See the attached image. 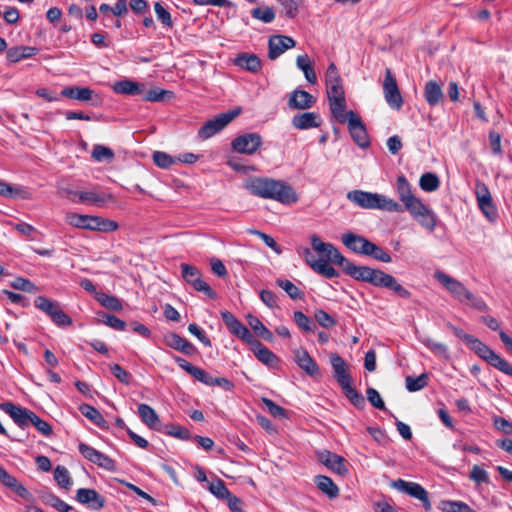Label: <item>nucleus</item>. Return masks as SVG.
Listing matches in <instances>:
<instances>
[{
	"mask_svg": "<svg viewBox=\"0 0 512 512\" xmlns=\"http://www.w3.org/2000/svg\"><path fill=\"white\" fill-rule=\"evenodd\" d=\"M240 113V109L231 110L222 113L215 118L207 121L198 131V136L202 139H208L221 131Z\"/></svg>",
	"mask_w": 512,
	"mask_h": 512,
	"instance_id": "6e6552de",
	"label": "nucleus"
},
{
	"mask_svg": "<svg viewBox=\"0 0 512 512\" xmlns=\"http://www.w3.org/2000/svg\"><path fill=\"white\" fill-rule=\"evenodd\" d=\"M0 409L7 413L20 428H26L31 425L36 414L33 411L15 405L12 402L0 404Z\"/></svg>",
	"mask_w": 512,
	"mask_h": 512,
	"instance_id": "4468645a",
	"label": "nucleus"
},
{
	"mask_svg": "<svg viewBox=\"0 0 512 512\" xmlns=\"http://www.w3.org/2000/svg\"><path fill=\"white\" fill-rule=\"evenodd\" d=\"M248 324L255 334L262 339L271 342L273 340V334L268 330L265 325L255 316L248 315Z\"/></svg>",
	"mask_w": 512,
	"mask_h": 512,
	"instance_id": "a19ab883",
	"label": "nucleus"
},
{
	"mask_svg": "<svg viewBox=\"0 0 512 512\" xmlns=\"http://www.w3.org/2000/svg\"><path fill=\"white\" fill-rule=\"evenodd\" d=\"M221 317L232 334L248 344L253 342L254 337L251 332L232 313L223 311L221 312Z\"/></svg>",
	"mask_w": 512,
	"mask_h": 512,
	"instance_id": "dca6fc26",
	"label": "nucleus"
},
{
	"mask_svg": "<svg viewBox=\"0 0 512 512\" xmlns=\"http://www.w3.org/2000/svg\"><path fill=\"white\" fill-rule=\"evenodd\" d=\"M341 241L352 252L366 256L369 248L367 246L370 244V240L367 238L353 232H348L342 235Z\"/></svg>",
	"mask_w": 512,
	"mask_h": 512,
	"instance_id": "412c9836",
	"label": "nucleus"
},
{
	"mask_svg": "<svg viewBox=\"0 0 512 512\" xmlns=\"http://www.w3.org/2000/svg\"><path fill=\"white\" fill-rule=\"evenodd\" d=\"M11 286L14 289L29 292V293H36L39 290L38 287L34 283H32L30 280L22 278V277H17L12 282Z\"/></svg>",
	"mask_w": 512,
	"mask_h": 512,
	"instance_id": "338daca9",
	"label": "nucleus"
},
{
	"mask_svg": "<svg viewBox=\"0 0 512 512\" xmlns=\"http://www.w3.org/2000/svg\"><path fill=\"white\" fill-rule=\"evenodd\" d=\"M314 266H316L314 267V271L324 276L325 278L332 279L339 276L338 271L334 267H332L326 260H323L321 264L315 263Z\"/></svg>",
	"mask_w": 512,
	"mask_h": 512,
	"instance_id": "69168bd1",
	"label": "nucleus"
},
{
	"mask_svg": "<svg viewBox=\"0 0 512 512\" xmlns=\"http://www.w3.org/2000/svg\"><path fill=\"white\" fill-rule=\"evenodd\" d=\"M314 318L319 325L326 329L336 325L335 319L322 309H318L315 311Z\"/></svg>",
	"mask_w": 512,
	"mask_h": 512,
	"instance_id": "774afa93",
	"label": "nucleus"
},
{
	"mask_svg": "<svg viewBox=\"0 0 512 512\" xmlns=\"http://www.w3.org/2000/svg\"><path fill=\"white\" fill-rule=\"evenodd\" d=\"M316 98L309 92L295 89L290 93L288 107L293 110H306L314 106Z\"/></svg>",
	"mask_w": 512,
	"mask_h": 512,
	"instance_id": "aec40b11",
	"label": "nucleus"
},
{
	"mask_svg": "<svg viewBox=\"0 0 512 512\" xmlns=\"http://www.w3.org/2000/svg\"><path fill=\"white\" fill-rule=\"evenodd\" d=\"M330 109L335 119L341 123H348L350 119V113H354L352 110L346 111V100L345 96L329 99Z\"/></svg>",
	"mask_w": 512,
	"mask_h": 512,
	"instance_id": "7c9ffc66",
	"label": "nucleus"
},
{
	"mask_svg": "<svg viewBox=\"0 0 512 512\" xmlns=\"http://www.w3.org/2000/svg\"><path fill=\"white\" fill-rule=\"evenodd\" d=\"M97 300L102 306L113 311H120L123 308L121 301L115 296L100 293Z\"/></svg>",
	"mask_w": 512,
	"mask_h": 512,
	"instance_id": "6e6d98bb",
	"label": "nucleus"
},
{
	"mask_svg": "<svg viewBox=\"0 0 512 512\" xmlns=\"http://www.w3.org/2000/svg\"><path fill=\"white\" fill-rule=\"evenodd\" d=\"M384 97L390 108L399 110L403 105V98L399 91L395 77L390 69H386L383 82Z\"/></svg>",
	"mask_w": 512,
	"mask_h": 512,
	"instance_id": "f8f14e48",
	"label": "nucleus"
},
{
	"mask_svg": "<svg viewBox=\"0 0 512 512\" xmlns=\"http://www.w3.org/2000/svg\"><path fill=\"white\" fill-rule=\"evenodd\" d=\"M34 305L36 308L46 313L51 319L52 315L60 308L59 303L51 301L44 296H37L34 300Z\"/></svg>",
	"mask_w": 512,
	"mask_h": 512,
	"instance_id": "a18cd8bd",
	"label": "nucleus"
},
{
	"mask_svg": "<svg viewBox=\"0 0 512 512\" xmlns=\"http://www.w3.org/2000/svg\"><path fill=\"white\" fill-rule=\"evenodd\" d=\"M291 123L294 128L307 130L321 125L320 115L316 112H304L293 116Z\"/></svg>",
	"mask_w": 512,
	"mask_h": 512,
	"instance_id": "5701e85b",
	"label": "nucleus"
},
{
	"mask_svg": "<svg viewBox=\"0 0 512 512\" xmlns=\"http://www.w3.org/2000/svg\"><path fill=\"white\" fill-rule=\"evenodd\" d=\"M427 379L428 376L426 373H423L416 378L412 376H407L405 379L406 389L410 392L419 391L427 386Z\"/></svg>",
	"mask_w": 512,
	"mask_h": 512,
	"instance_id": "5fc2aeb1",
	"label": "nucleus"
},
{
	"mask_svg": "<svg viewBox=\"0 0 512 512\" xmlns=\"http://www.w3.org/2000/svg\"><path fill=\"white\" fill-rule=\"evenodd\" d=\"M199 381L207 386H219L225 391H232L234 389V384L229 379L225 377H213L205 370Z\"/></svg>",
	"mask_w": 512,
	"mask_h": 512,
	"instance_id": "ea45409f",
	"label": "nucleus"
},
{
	"mask_svg": "<svg viewBox=\"0 0 512 512\" xmlns=\"http://www.w3.org/2000/svg\"><path fill=\"white\" fill-rule=\"evenodd\" d=\"M397 192L402 203L406 202L413 196L411 186L405 176L401 175L397 178Z\"/></svg>",
	"mask_w": 512,
	"mask_h": 512,
	"instance_id": "3c124183",
	"label": "nucleus"
},
{
	"mask_svg": "<svg viewBox=\"0 0 512 512\" xmlns=\"http://www.w3.org/2000/svg\"><path fill=\"white\" fill-rule=\"evenodd\" d=\"M315 483L318 489L325 493L330 499L338 496L339 489L330 477L318 475L315 477Z\"/></svg>",
	"mask_w": 512,
	"mask_h": 512,
	"instance_id": "e433bc0d",
	"label": "nucleus"
},
{
	"mask_svg": "<svg viewBox=\"0 0 512 512\" xmlns=\"http://www.w3.org/2000/svg\"><path fill=\"white\" fill-rule=\"evenodd\" d=\"M40 499L44 504L52 506L59 512H70L73 510L72 506L61 500L58 496L49 490L41 491Z\"/></svg>",
	"mask_w": 512,
	"mask_h": 512,
	"instance_id": "f704fd0d",
	"label": "nucleus"
},
{
	"mask_svg": "<svg viewBox=\"0 0 512 512\" xmlns=\"http://www.w3.org/2000/svg\"><path fill=\"white\" fill-rule=\"evenodd\" d=\"M468 347L491 366L512 376V366L478 338L474 337Z\"/></svg>",
	"mask_w": 512,
	"mask_h": 512,
	"instance_id": "423d86ee",
	"label": "nucleus"
},
{
	"mask_svg": "<svg viewBox=\"0 0 512 512\" xmlns=\"http://www.w3.org/2000/svg\"><path fill=\"white\" fill-rule=\"evenodd\" d=\"M159 432H162L166 435H169V436L181 439V440H188L191 438V433L187 428L182 427L180 425H175V424H165V425L162 424Z\"/></svg>",
	"mask_w": 512,
	"mask_h": 512,
	"instance_id": "79ce46f5",
	"label": "nucleus"
},
{
	"mask_svg": "<svg viewBox=\"0 0 512 512\" xmlns=\"http://www.w3.org/2000/svg\"><path fill=\"white\" fill-rule=\"evenodd\" d=\"M391 486L399 492L405 493L413 498L421 501L422 506L426 511L431 510V502L429 500L428 492L418 483L397 479L392 482Z\"/></svg>",
	"mask_w": 512,
	"mask_h": 512,
	"instance_id": "9d476101",
	"label": "nucleus"
},
{
	"mask_svg": "<svg viewBox=\"0 0 512 512\" xmlns=\"http://www.w3.org/2000/svg\"><path fill=\"white\" fill-rule=\"evenodd\" d=\"M347 275L357 281L366 282L375 287L389 289L401 298L409 299L411 297V292L398 283L394 276L380 269L371 268L369 266H357L353 263Z\"/></svg>",
	"mask_w": 512,
	"mask_h": 512,
	"instance_id": "f03ea898",
	"label": "nucleus"
},
{
	"mask_svg": "<svg viewBox=\"0 0 512 512\" xmlns=\"http://www.w3.org/2000/svg\"><path fill=\"white\" fill-rule=\"evenodd\" d=\"M138 414L141 421L150 429L159 431L162 423L155 410L148 404L141 403L138 405Z\"/></svg>",
	"mask_w": 512,
	"mask_h": 512,
	"instance_id": "cd10ccee",
	"label": "nucleus"
},
{
	"mask_svg": "<svg viewBox=\"0 0 512 512\" xmlns=\"http://www.w3.org/2000/svg\"><path fill=\"white\" fill-rule=\"evenodd\" d=\"M253 18L263 21L264 23H270L275 18V13L272 8H254L251 12Z\"/></svg>",
	"mask_w": 512,
	"mask_h": 512,
	"instance_id": "0e129e2a",
	"label": "nucleus"
},
{
	"mask_svg": "<svg viewBox=\"0 0 512 512\" xmlns=\"http://www.w3.org/2000/svg\"><path fill=\"white\" fill-rule=\"evenodd\" d=\"M154 10L157 16V19L162 23L165 28H172L173 21L171 14L168 10H166L160 2L154 3Z\"/></svg>",
	"mask_w": 512,
	"mask_h": 512,
	"instance_id": "bf43d9fd",
	"label": "nucleus"
},
{
	"mask_svg": "<svg viewBox=\"0 0 512 512\" xmlns=\"http://www.w3.org/2000/svg\"><path fill=\"white\" fill-rule=\"evenodd\" d=\"M113 200L110 193H97L95 191H80L79 202L89 205L103 206L106 202Z\"/></svg>",
	"mask_w": 512,
	"mask_h": 512,
	"instance_id": "473e14b6",
	"label": "nucleus"
},
{
	"mask_svg": "<svg viewBox=\"0 0 512 512\" xmlns=\"http://www.w3.org/2000/svg\"><path fill=\"white\" fill-rule=\"evenodd\" d=\"M153 161L162 169H168L177 162L176 158H173L169 154L161 151L153 153Z\"/></svg>",
	"mask_w": 512,
	"mask_h": 512,
	"instance_id": "052dcab7",
	"label": "nucleus"
},
{
	"mask_svg": "<svg viewBox=\"0 0 512 512\" xmlns=\"http://www.w3.org/2000/svg\"><path fill=\"white\" fill-rule=\"evenodd\" d=\"M173 96V92L161 88L150 89L149 91L143 93V100L149 102H162L166 99V97L171 98Z\"/></svg>",
	"mask_w": 512,
	"mask_h": 512,
	"instance_id": "09e8293b",
	"label": "nucleus"
},
{
	"mask_svg": "<svg viewBox=\"0 0 512 512\" xmlns=\"http://www.w3.org/2000/svg\"><path fill=\"white\" fill-rule=\"evenodd\" d=\"M164 342L170 348L180 351L186 355H193L196 352L195 346L177 333H170L166 335L164 337Z\"/></svg>",
	"mask_w": 512,
	"mask_h": 512,
	"instance_id": "393cba45",
	"label": "nucleus"
},
{
	"mask_svg": "<svg viewBox=\"0 0 512 512\" xmlns=\"http://www.w3.org/2000/svg\"><path fill=\"white\" fill-rule=\"evenodd\" d=\"M310 241L312 248L323 256V260L340 266L345 274L348 273L353 263L344 257L337 248H335L331 243L323 242L316 234H313L310 237Z\"/></svg>",
	"mask_w": 512,
	"mask_h": 512,
	"instance_id": "0eeeda50",
	"label": "nucleus"
},
{
	"mask_svg": "<svg viewBox=\"0 0 512 512\" xmlns=\"http://www.w3.org/2000/svg\"><path fill=\"white\" fill-rule=\"evenodd\" d=\"M233 63L251 73H257L262 68V62L257 55L245 52L239 53L233 60Z\"/></svg>",
	"mask_w": 512,
	"mask_h": 512,
	"instance_id": "bb28decb",
	"label": "nucleus"
},
{
	"mask_svg": "<svg viewBox=\"0 0 512 512\" xmlns=\"http://www.w3.org/2000/svg\"><path fill=\"white\" fill-rule=\"evenodd\" d=\"M76 500L87 505L92 510H100L105 505V499L95 489L80 488L76 491Z\"/></svg>",
	"mask_w": 512,
	"mask_h": 512,
	"instance_id": "6ab92c4d",
	"label": "nucleus"
},
{
	"mask_svg": "<svg viewBox=\"0 0 512 512\" xmlns=\"http://www.w3.org/2000/svg\"><path fill=\"white\" fill-rule=\"evenodd\" d=\"M293 319L299 329L305 331V332H314L316 329V324H314L309 317H307L303 312L301 311H295L293 314Z\"/></svg>",
	"mask_w": 512,
	"mask_h": 512,
	"instance_id": "4d7b16f0",
	"label": "nucleus"
},
{
	"mask_svg": "<svg viewBox=\"0 0 512 512\" xmlns=\"http://www.w3.org/2000/svg\"><path fill=\"white\" fill-rule=\"evenodd\" d=\"M92 158L98 162L104 160L112 161L114 159V152L112 149L98 144L93 147Z\"/></svg>",
	"mask_w": 512,
	"mask_h": 512,
	"instance_id": "13d9d810",
	"label": "nucleus"
},
{
	"mask_svg": "<svg viewBox=\"0 0 512 512\" xmlns=\"http://www.w3.org/2000/svg\"><path fill=\"white\" fill-rule=\"evenodd\" d=\"M317 459L320 463L325 465L332 472L344 476L348 473L346 460L329 450H321L317 452Z\"/></svg>",
	"mask_w": 512,
	"mask_h": 512,
	"instance_id": "2eb2a0df",
	"label": "nucleus"
},
{
	"mask_svg": "<svg viewBox=\"0 0 512 512\" xmlns=\"http://www.w3.org/2000/svg\"><path fill=\"white\" fill-rule=\"evenodd\" d=\"M296 65L298 69L304 73V76L309 83L315 84L317 82L316 73L307 54L297 56Z\"/></svg>",
	"mask_w": 512,
	"mask_h": 512,
	"instance_id": "58836bf2",
	"label": "nucleus"
},
{
	"mask_svg": "<svg viewBox=\"0 0 512 512\" xmlns=\"http://www.w3.org/2000/svg\"><path fill=\"white\" fill-rule=\"evenodd\" d=\"M420 188L425 192L436 191L440 186V181L435 173H424L419 180Z\"/></svg>",
	"mask_w": 512,
	"mask_h": 512,
	"instance_id": "49530a36",
	"label": "nucleus"
},
{
	"mask_svg": "<svg viewBox=\"0 0 512 512\" xmlns=\"http://www.w3.org/2000/svg\"><path fill=\"white\" fill-rule=\"evenodd\" d=\"M173 359L179 365V367H181L183 370H185L188 374H190L196 380L199 381L201 376H203V371H204L203 369L192 365L184 358L179 357V356H173Z\"/></svg>",
	"mask_w": 512,
	"mask_h": 512,
	"instance_id": "864d4df0",
	"label": "nucleus"
},
{
	"mask_svg": "<svg viewBox=\"0 0 512 512\" xmlns=\"http://www.w3.org/2000/svg\"><path fill=\"white\" fill-rule=\"evenodd\" d=\"M295 45L296 42L292 37L273 35L268 40V57L270 60H275L286 50L295 47Z\"/></svg>",
	"mask_w": 512,
	"mask_h": 512,
	"instance_id": "a211bd4d",
	"label": "nucleus"
},
{
	"mask_svg": "<svg viewBox=\"0 0 512 512\" xmlns=\"http://www.w3.org/2000/svg\"><path fill=\"white\" fill-rule=\"evenodd\" d=\"M345 396L349 399V401L358 409H363L365 407V399L361 393H359L355 388L352 387V383H346L344 386H341Z\"/></svg>",
	"mask_w": 512,
	"mask_h": 512,
	"instance_id": "37998d69",
	"label": "nucleus"
},
{
	"mask_svg": "<svg viewBox=\"0 0 512 512\" xmlns=\"http://www.w3.org/2000/svg\"><path fill=\"white\" fill-rule=\"evenodd\" d=\"M330 363L334 371V377L340 386L346 383H352V378L347 372V363L337 353H331Z\"/></svg>",
	"mask_w": 512,
	"mask_h": 512,
	"instance_id": "4be33fe9",
	"label": "nucleus"
},
{
	"mask_svg": "<svg viewBox=\"0 0 512 512\" xmlns=\"http://www.w3.org/2000/svg\"><path fill=\"white\" fill-rule=\"evenodd\" d=\"M350 135L360 148H367L370 145L368 133L360 117L355 113H350L348 122Z\"/></svg>",
	"mask_w": 512,
	"mask_h": 512,
	"instance_id": "f3484780",
	"label": "nucleus"
},
{
	"mask_svg": "<svg viewBox=\"0 0 512 512\" xmlns=\"http://www.w3.org/2000/svg\"><path fill=\"white\" fill-rule=\"evenodd\" d=\"M66 222L73 227L91 231L113 232L118 228L117 222L113 220L75 212L66 214Z\"/></svg>",
	"mask_w": 512,
	"mask_h": 512,
	"instance_id": "39448f33",
	"label": "nucleus"
},
{
	"mask_svg": "<svg viewBox=\"0 0 512 512\" xmlns=\"http://www.w3.org/2000/svg\"><path fill=\"white\" fill-rule=\"evenodd\" d=\"M368 251L366 256L372 257L375 260L384 262V263H390L392 258L388 252H386L383 248L376 245L375 243L370 241V244L368 246Z\"/></svg>",
	"mask_w": 512,
	"mask_h": 512,
	"instance_id": "603ef678",
	"label": "nucleus"
},
{
	"mask_svg": "<svg viewBox=\"0 0 512 512\" xmlns=\"http://www.w3.org/2000/svg\"><path fill=\"white\" fill-rule=\"evenodd\" d=\"M295 361L297 365L311 377L320 376L319 366L316 361L304 349H298L295 352Z\"/></svg>",
	"mask_w": 512,
	"mask_h": 512,
	"instance_id": "b1692460",
	"label": "nucleus"
},
{
	"mask_svg": "<svg viewBox=\"0 0 512 512\" xmlns=\"http://www.w3.org/2000/svg\"><path fill=\"white\" fill-rule=\"evenodd\" d=\"M262 145V137L258 133H244L231 142L234 151L240 154L253 155Z\"/></svg>",
	"mask_w": 512,
	"mask_h": 512,
	"instance_id": "9b49d317",
	"label": "nucleus"
},
{
	"mask_svg": "<svg viewBox=\"0 0 512 512\" xmlns=\"http://www.w3.org/2000/svg\"><path fill=\"white\" fill-rule=\"evenodd\" d=\"M476 198L478 206L489 221H494L498 217L497 208L493 203L491 193L486 184L478 182L476 184Z\"/></svg>",
	"mask_w": 512,
	"mask_h": 512,
	"instance_id": "ddd939ff",
	"label": "nucleus"
},
{
	"mask_svg": "<svg viewBox=\"0 0 512 512\" xmlns=\"http://www.w3.org/2000/svg\"><path fill=\"white\" fill-rule=\"evenodd\" d=\"M209 491L220 499H226L230 496V491L227 489L225 483L221 479L212 481L209 485Z\"/></svg>",
	"mask_w": 512,
	"mask_h": 512,
	"instance_id": "680f3d73",
	"label": "nucleus"
},
{
	"mask_svg": "<svg viewBox=\"0 0 512 512\" xmlns=\"http://www.w3.org/2000/svg\"><path fill=\"white\" fill-rule=\"evenodd\" d=\"M80 412L88 418L91 422H93L96 426L101 429H107L108 424L104 419L103 415L93 406L89 404H81L79 406Z\"/></svg>",
	"mask_w": 512,
	"mask_h": 512,
	"instance_id": "c9c22d12",
	"label": "nucleus"
},
{
	"mask_svg": "<svg viewBox=\"0 0 512 512\" xmlns=\"http://www.w3.org/2000/svg\"><path fill=\"white\" fill-rule=\"evenodd\" d=\"M113 90L117 94L141 95L145 91V85L132 80H121L114 83Z\"/></svg>",
	"mask_w": 512,
	"mask_h": 512,
	"instance_id": "2f4dec72",
	"label": "nucleus"
},
{
	"mask_svg": "<svg viewBox=\"0 0 512 512\" xmlns=\"http://www.w3.org/2000/svg\"><path fill=\"white\" fill-rule=\"evenodd\" d=\"M347 199L363 209H378L388 212H403V207L397 201L385 195L352 190L347 193Z\"/></svg>",
	"mask_w": 512,
	"mask_h": 512,
	"instance_id": "7ed1b4c3",
	"label": "nucleus"
},
{
	"mask_svg": "<svg viewBox=\"0 0 512 512\" xmlns=\"http://www.w3.org/2000/svg\"><path fill=\"white\" fill-rule=\"evenodd\" d=\"M180 267L183 279L196 291L205 293L211 299L216 298V293L213 289L201 279V273L197 267L186 263L181 264Z\"/></svg>",
	"mask_w": 512,
	"mask_h": 512,
	"instance_id": "1a4fd4ad",
	"label": "nucleus"
},
{
	"mask_svg": "<svg viewBox=\"0 0 512 512\" xmlns=\"http://www.w3.org/2000/svg\"><path fill=\"white\" fill-rule=\"evenodd\" d=\"M424 97L430 106H436L444 99L441 86L436 81H428L424 87Z\"/></svg>",
	"mask_w": 512,
	"mask_h": 512,
	"instance_id": "72a5a7b5",
	"label": "nucleus"
},
{
	"mask_svg": "<svg viewBox=\"0 0 512 512\" xmlns=\"http://www.w3.org/2000/svg\"><path fill=\"white\" fill-rule=\"evenodd\" d=\"M95 91L89 87H78V86H70L64 88L60 96L66 97L69 99H74L82 102L93 101V97L95 96Z\"/></svg>",
	"mask_w": 512,
	"mask_h": 512,
	"instance_id": "c85d7f7f",
	"label": "nucleus"
},
{
	"mask_svg": "<svg viewBox=\"0 0 512 512\" xmlns=\"http://www.w3.org/2000/svg\"><path fill=\"white\" fill-rule=\"evenodd\" d=\"M276 283L289 295L291 299L301 300L304 297V293L291 281L277 279Z\"/></svg>",
	"mask_w": 512,
	"mask_h": 512,
	"instance_id": "8fccbe9b",
	"label": "nucleus"
},
{
	"mask_svg": "<svg viewBox=\"0 0 512 512\" xmlns=\"http://www.w3.org/2000/svg\"><path fill=\"white\" fill-rule=\"evenodd\" d=\"M435 279H437L458 301L467 303L478 310L486 309V304L481 298H477L472 292H470L463 283L457 279L447 275L442 271H436L434 273Z\"/></svg>",
	"mask_w": 512,
	"mask_h": 512,
	"instance_id": "20e7f679",
	"label": "nucleus"
},
{
	"mask_svg": "<svg viewBox=\"0 0 512 512\" xmlns=\"http://www.w3.org/2000/svg\"><path fill=\"white\" fill-rule=\"evenodd\" d=\"M420 226L428 231H434L437 225V216L433 210L427 208L426 211H421L412 217Z\"/></svg>",
	"mask_w": 512,
	"mask_h": 512,
	"instance_id": "4c0bfd02",
	"label": "nucleus"
},
{
	"mask_svg": "<svg viewBox=\"0 0 512 512\" xmlns=\"http://www.w3.org/2000/svg\"><path fill=\"white\" fill-rule=\"evenodd\" d=\"M245 188L252 195L263 199H271L285 205L298 201V195L293 187L282 180L252 177L246 181Z\"/></svg>",
	"mask_w": 512,
	"mask_h": 512,
	"instance_id": "f257e3e1",
	"label": "nucleus"
},
{
	"mask_svg": "<svg viewBox=\"0 0 512 512\" xmlns=\"http://www.w3.org/2000/svg\"><path fill=\"white\" fill-rule=\"evenodd\" d=\"M252 345V351L256 358L262 362L263 364L274 368L279 363L278 357L267 347L261 344L258 340L253 339V342L250 343Z\"/></svg>",
	"mask_w": 512,
	"mask_h": 512,
	"instance_id": "a878e982",
	"label": "nucleus"
},
{
	"mask_svg": "<svg viewBox=\"0 0 512 512\" xmlns=\"http://www.w3.org/2000/svg\"><path fill=\"white\" fill-rule=\"evenodd\" d=\"M39 49L33 46H15L7 49L6 59L9 63H17L37 55Z\"/></svg>",
	"mask_w": 512,
	"mask_h": 512,
	"instance_id": "c756f323",
	"label": "nucleus"
},
{
	"mask_svg": "<svg viewBox=\"0 0 512 512\" xmlns=\"http://www.w3.org/2000/svg\"><path fill=\"white\" fill-rule=\"evenodd\" d=\"M54 480L61 488L65 490H69L73 484L68 469L62 465H58L54 469Z\"/></svg>",
	"mask_w": 512,
	"mask_h": 512,
	"instance_id": "c03bdc74",
	"label": "nucleus"
},
{
	"mask_svg": "<svg viewBox=\"0 0 512 512\" xmlns=\"http://www.w3.org/2000/svg\"><path fill=\"white\" fill-rule=\"evenodd\" d=\"M405 209L410 213V215L413 217L417 213H420L421 211H426L428 208L419 198L416 196H413L409 200L403 203Z\"/></svg>",
	"mask_w": 512,
	"mask_h": 512,
	"instance_id": "e2e57ef3",
	"label": "nucleus"
},
{
	"mask_svg": "<svg viewBox=\"0 0 512 512\" xmlns=\"http://www.w3.org/2000/svg\"><path fill=\"white\" fill-rule=\"evenodd\" d=\"M443 512H475L469 505L461 501L443 500L439 504Z\"/></svg>",
	"mask_w": 512,
	"mask_h": 512,
	"instance_id": "de8ad7c7",
	"label": "nucleus"
}]
</instances>
